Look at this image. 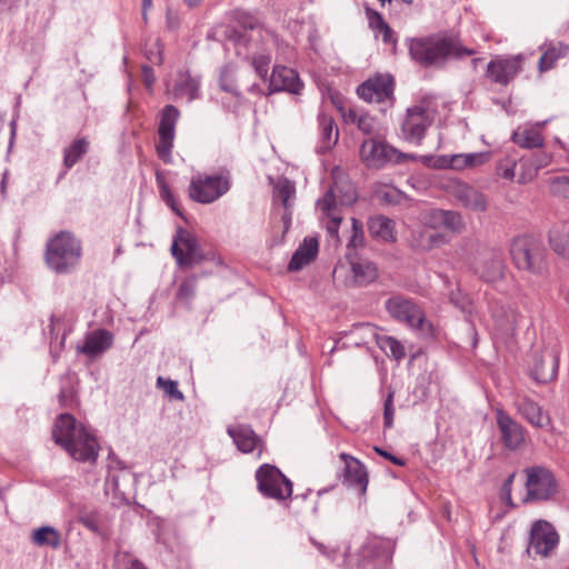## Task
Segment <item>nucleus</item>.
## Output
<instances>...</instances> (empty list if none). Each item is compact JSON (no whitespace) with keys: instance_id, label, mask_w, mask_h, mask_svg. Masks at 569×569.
<instances>
[{"instance_id":"a19ab883","label":"nucleus","mask_w":569,"mask_h":569,"mask_svg":"<svg viewBox=\"0 0 569 569\" xmlns=\"http://www.w3.org/2000/svg\"><path fill=\"white\" fill-rule=\"evenodd\" d=\"M377 345L387 356L393 357L396 360H400L406 356L405 347L393 337L379 335L377 337Z\"/></svg>"},{"instance_id":"cd10ccee","label":"nucleus","mask_w":569,"mask_h":569,"mask_svg":"<svg viewBox=\"0 0 569 569\" xmlns=\"http://www.w3.org/2000/svg\"><path fill=\"white\" fill-rule=\"evenodd\" d=\"M318 253V240L316 238H307L295 251L289 261L288 269L290 271H299L309 264Z\"/></svg>"},{"instance_id":"37998d69","label":"nucleus","mask_w":569,"mask_h":569,"mask_svg":"<svg viewBox=\"0 0 569 569\" xmlns=\"http://www.w3.org/2000/svg\"><path fill=\"white\" fill-rule=\"evenodd\" d=\"M156 182L159 188L161 199L167 203L168 207H170V209L176 214H178L179 217H183L178 201L176 200L173 193L171 192L169 186L167 184L160 171L156 172Z\"/></svg>"},{"instance_id":"39448f33","label":"nucleus","mask_w":569,"mask_h":569,"mask_svg":"<svg viewBox=\"0 0 569 569\" xmlns=\"http://www.w3.org/2000/svg\"><path fill=\"white\" fill-rule=\"evenodd\" d=\"M231 187L232 177L227 169L211 174L197 173L190 179L188 196L197 203L210 204L227 194Z\"/></svg>"},{"instance_id":"ea45409f","label":"nucleus","mask_w":569,"mask_h":569,"mask_svg":"<svg viewBox=\"0 0 569 569\" xmlns=\"http://www.w3.org/2000/svg\"><path fill=\"white\" fill-rule=\"evenodd\" d=\"M489 159L488 152L456 154L451 159V167L453 169L471 168L485 163Z\"/></svg>"},{"instance_id":"bf43d9fd","label":"nucleus","mask_w":569,"mask_h":569,"mask_svg":"<svg viewBox=\"0 0 569 569\" xmlns=\"http://www.w3.org/2000/svg\"><path fill=\"white\" fill-rule=\"evenodd\" d=\"M551 187L555 193L569 198V177L560 176L551 180Z\"/></svg>"},{"instance_id":"6ab92c4d","label":"nucleus","mask_w":569,"mask_h":569,"mask_svg":"<svg viewBox=\"0 0 569 569\" xmlns=\"http://www.w3.org/2000/svg\"><path fill=\"white\" fill-rule=\"evenodd\" d=\"M302 82L297 71L284 66H274L269 79V93L286 91L299 94Z\"/></svg>"},{"instance_id":"4c0bfd02","label":"nucleus","mask_w":569,"mask_h":569,"mask_svg":"<svg viewBox=\"0 0 569 569\" xmlns=\"http://www.w3.org/2000/svg\"><path fill=\"white\" fill-rule=\"evenodd\" d=\"M377 337H379V335L377 333L376 328L370 323H358L353 326L348 335L351 343L357 347L367 345L370 340H375L377 342Z\"/></svg>"},{"instance_id":"f03ea898","label":"nucleus","mask_w":569,"mask_h":569,"mask_svg":"<svg viewBox=\"0 0 569 569\" xmlns=\"http://www.w3.org/2000/svg\"><path fill=\"white\" fill-rule=\"evenodd\" d=\"M409 53L419 64L431 67L441 66L449 58L461 59L466 56H472L476 51L462 46L457 36L443 33L411 39Z\"/></svg>"},{"instance_id":"2eb2a0df","label":"nucleus","mask_w":569,"mask_h":569,"mask_svg":"<svg viewBox=\"0 0 569 569\" xmlns=\"http://www.w3.org/2000/svg\"><path fill=\"white\" fill-rule=\"evenodd\" d=\"M432 120V117L425 107L415 106L408 108L401 126L403 138L409 142L419 144L427 129L431 126Z\"/></svg>"},{"instance_id":"4be33fe9","label":"nucleus","mask_w":569,"mask_h":569,"mask_svg":"<svg viewBox=\"0 0 569 569\" xmlns=\"http://www.w3.org/2000/svg\"><path fill=\"white\" fill-rule=\"evenodd\" d=\"M451 193L455 199L468 210L483 212L488 209L487 197L467 183H455Z\"/></svg>"},{"instance_id":"0eeeda50","label":"nucleus","mask_w":569,"mask_h":569,"mask_svg":"<svg viewBox=\"0 0 569 569\" xmlns=\"http://www.w3.org/2000/svg\"><path fill=\"white\" fill-rule=\"evenodd\" d=\"M386 309L395 320L403 322L423 335L431 332V325L413 300L400 295L392 296L386 301Z\"/></svg>"},{"instance_id":"e2e57ef3","label":"nucleus","mask_w":569,"mask_h":569,"mask_svg":"<svg viewBox=\"0 0 569 569\" xmlns=\"http://www.w3.org/2000/svg\"><path fill=\"white\" fill-rule=\"evenodd\" d=\"M517 325V313L513 309H509L506 322H499L500 328L506 332H512Z\"/></svg>"},{"instance_id":"8fccbe9b","label":"nucleus","mask_w":569,"mask_h":569,"mask_svg":"<svg viewBox=\"0 0 569 569\" xmlns=\"http://www.w3.org/2000/svg\"><path fill=\"white\" fill-rule=\"evenodd\" d=\"M442 219L443 209H430L426 211L421 217L423 226L431 229L432 231L442 228Z\"/></svg>"},{"instance_id":"1a4fd4ad","label":"nucleus","mask_w":569,"mask_h":569,"mask_svg":"<svg viewBox=\"0 0 569 569\" xmlns=\"http://www.w3.org/2000/svg\"><path fill=\"white\" fill-rule=\"evenodd\" d=\"M171 253L180 267H192L203 260L197 237L183 228H179L174 234Z\"/></svg>"},{"instance_id":"13d9d810","label":"nucleus","mask_w":569,"mask_h":569,"mask_svg":"<svg viewBox=\"0 0 569 569\" xmlns=\"http://www.w3.org/2000/svg\"><path fill=\"white\" fill-rule=\"evenodd\" d=\"M529 160L532 162V164H535L536 169L539 171L540 169L546 168L551 163L552 154L547 151L539 150L535 152L531 157H529Z\"/></svg>"},{"instance_id":"3c124183","label":"nucleus","mask_w":569,"mask_h":569,"mask_svg":"<svg viewBox=\"0 0 569 569\" xmlns=\"http://www.w3.org/2000/svg\"><path fill=\"white\" fill-rule=\"evenodd\" d=\"M157 386L161 388L170 398L176 400H183V393L178 389V382L164 379L163 377H158Z\"/></svg>"},{"instance_id":"f8f14e48","label":"nucleus","mask_w":569,"mask_h":569,"mask_svg":"<svg viewBox=\"0 0 569 569\" xmlns=\"http://www.w3.org/2000/svg\"><path fill=\"white\" fill-rule=\"evenodd\" d=\"M360 157L368 168L380 169L389 162H399L403 154L383 141L367 139L361 144Z\"/></svg>"},{"instance_id":"6e6d98bb","label":"nucleus","mask_w":569,"mask_h":569,"mask_svg":"<svg viewBox=\"0 0 569 569\" xmlns=\"http://www.w3.org/2000/svg\"><path fill=\"white\" fill-rule=\"evenodd\" d=\"M327 222H326V230L328 236L335 240L336 243L340 242L339 238V227L342 222V218L339 214H332V216H326Z\"/></svg>"},{"instance_id":"a18cd8bd","label":"nucleus","mask_w":569,"mask_h":569,"mask_svg":"<svg viewBox=\"0 0 569 569\" xmlns=\"http://www.w3.org/2000/svg\"><path fill=\"white\" fill-rule=\"evenodd\" d=\"M365 244L363 224L357 218H351V237L347 243L348 251Z\"/></svg>"},{"instance_id":"5701e85b","label":"nucleus","mask_w":569,"mask_h":569,"mask_svg":"<svg viewBox=\"0 0 569 569\" xmlns=\"http://www.w3.org/2000/svg\"><path fill=\"white\" fill-rule=\"evenodd\" d=\"M340 458L345 461V483L348 487L357 489L360 495H365L368 487V472L366 467L356 458L348 453H341Z\"/></svg>"},{"instance_id":"2f4dec72","label":"nucleus","mask_w":569,"mask_h":569,"mask_svg":"<svg viewBox=\"0 0 569 569\" xmlns=\"http://www.w3.org/2000/svg\"><path fill=\"white\" fill-rule=\"evenodd\" d=\"M366 14L369 21V27L373 30L376 37H381L386 44H395L397 41L395 31L383 20L382 16L376 10L369 8L366 9Z\"/></svg>"},{"instance_id":"5fc2aeb1","label":"nucleus","mask_w":569,"mask_h":569,"mask_svg":"<svg viewBox=\"0 0 569 569\" xmlns=\"http://www.w3.org/2000/svg\"><path fill=\"white\" fill-rule=\"evenodd\" d=\"M219 84L223 91L232 93L234 96L239 94L233 74L229 69H223L221 71Z\"/></svg>"},{"instance_id":"f3484780","label":"nucleus","mask_w":569,"mask_h":569,"mask_svg":"<svg viewBox=\"0 0 569 569\" xmlns=\"http://www.w3.org/2000/svg\"><path fill=\"white\" fill-rule=\"evenodd\" d=\"M495 412L502 445L511 451L519 449L525 442L526 429L505 410L498 408Z\"/></svg>"},{"instance_id":"9d476101","label":"nucleus","mask_w":569,"mask_h":569,"mask_svg":"<svg viewBox=\"0 0 569 569\" xmlns=\"http://www.w3.org/2000/svg\"><path fill=\"white\" fill-rule=\"evenodd\" d=\"M180 117L179 110L172 106L167 104L160 114V122L158 127V142L157 153L158 157L166 163H170L172 160L171 152L173 148L176 124Z\"/></svg>"},{"instance_id":"c85d7f7f","label":"nucleus","mask_w":569,"mask_h":569,"mask_svg":"<svg viewBox=\"0 0 569 569\" xmlns=\"http://www.w3.org/2000/svg\"><path fill=\"white\" fill-rule=\"evenodd\" d=\"M367 226L371 237L383 242L396 241L395 221L392 219L382 214L375 216L369 218Z\"/></svg>"},{"instance_id":"393cba45","label":"nucleus","mask_w":569,"mask_h":569,"mask_svg":"<svg viewBox=\"0 0 569 569\" xmlns=\"http://www.w3.org/2000/svg\"><path fill=\"white\" fill-rule=\"evenodd\" d=\"M172 93L176 100L186 99L187 102H191L198 99L200 97V78L188 71L179 72Z\"/></svg>"},{"instance_id":"bb28decb","label":"nucleus","mask_w":569,"mask_h":569,"mask_svg":"<svg viewBox=\"0 0 569 569\" xmlns=\"http://www.w3.org/2000/svg\"><path fill=\"white\" fill-rule=\"evenodd\" d=\"M545 122L538 123L537 127L523 126L518 127L511 136V140L520 148L533 149L541 148L545 143V139L540 132V129Z\"/></svg>"},{"instance_id":"69168bd1","label":"nucleus","mask_w":569,"mask_h":569,"mask_svg":"<svg viewBox=\"0 0 569 569\" xmlns=\"http://www.w3.org/2000/svg\"><path fill=\"white\" fill-rule=\"evenodd\" d=\"M74 401V393L70 389H61L59 393V402L63 408L71 407Z\"/></svg>"},{"instance_id":"338daca9","label":"nucleus","mask_w":569,"mask_h":569,"mask_svg":"<svg viewBox=\"0 0 569 569\" xmlns=\"http://www.w3.org/2000/svg\"><path fill=\"white\" fill-rule=\"evenodd\" d=\"M356 199L357 194L355 189L351 186H348L346 192L340 197L339 203L342 206H350L356 201Z\"/></svg>"},{"instance_id":"58836bf2","label":"nucleus","mask_w":569,"mask_h":569,"mask_svg":"<svg viewBox=\"0 0 569 569\" xmlns=\"http://www.w3.org/2000/svg\"><path fill=\"white\" fill-rule=\"evenodd\" d=\"M296 187L289 179H280L274 187V200L280 201L283 209L292 208V200L295 199Z\"/></svg>"},{"instance_id":"412c9836","label":"nucleus","mask_w":569,"mask_h":569,"mask_svg":"<svg viewBox=\"0 0 569 569\" xmlns=\"http://www.w3.org/2000/svg\"><path fill=\"white\" fill-rule=\"evenodd\" d=\"M112 345L113 335L107 329H97L86 335L83 342L77 346V352L94 359L108 351Z\"/></svg>"},{"instance_id":"423d86ee","label":"nucleus","mask_w":569,"mask_h":569,"mask_svg":"<svg viewBox=\"0 0 569 569\" xmlns=\"http://www.w3.org/2000/svg\"><path fill=\"white\" fill-rule=\"evenodd\" d=\"M560 351V343L556 338L549 339L541 348L533 350L529 375L536 382L548 383L556 379Z\"/></svg>"},{"instance_id":"603ef678","label":"nucleus","mask_w":569,"mask_h":569,"mask_svg":"<svg viewBox=\"0 0 569 569\" xmlns=\"http://www.w3.org/2000/svg\"><path fill=\"white\" fill-rule=\"evenodd\" d=\"M395 391L389 390L387 398L383 402V425L386 429H390L393 426L395 407H393Z\"/></svg>"},{"instance_id":"72a5a7b5","label":"nucleus","mask_w":569,"mask_h":569,"mask_svg":"<svg viewBox=\"0 0 569 569\" xmlns=\"http://www.w3.org/2000/svg\"><path fill=\"white\" fill-rule=\"evenodd\" d=\"M569 51V47L562 42H558L557 44H549L542 52L538 68L540 72H545L550 70L557 60L561 57H565Z\"/></svg>"},{"instance_id":"774afa93","label":"nucleus","mask_w":569,"mask_h":569,"mask_svg":"<svg viewBox=\"0 0 569 569\" xmlns=\"http://www.w3.org/2000/svg\"><path fill=\"white\" fill-rule=\"evenodd\" d=\"M142 79L147 88H151L156 82L153 69L149 66H142Z\"/></svg>"},{"instance_id":"864d4df0","label":"nucleus","mask_w":569,"mask_h":569,"mask_svg":"<svg viewBox=\"0 0 569 569\" xmlns=\"http://www.w3.org/2000/svg\"><path fill=\"white\" fill-rule=\"evenodd\" d=\"M270 62L271 56L269 53H261L252 58V67L260 78L264 79L267 77Z\"/></svg>"},{"instance_id":"c9c22d12","label":"nucleus","mask_w":569,"mask_h":569,"mask_svg":"<svg viewBox=\"0 0 569 569\" xmlns=\"http://www.w3.org/2000/svg\"><path fill=\"white\" fill-rule=\"evenodd\" d=\"M549 242L558 256L569 260V226L552 229L549 233Z\"/></svg>"},{"instance_id":"a211bd4d","label":"nucleus","mask_w":569,"mask_h":569,"mask_svg":"<svg viewBox=\"0 0 569 569\" xmlns=\"http://www.w3.org/2000/svg\"><path fill=\"white\" fill-rule=\"evenodd\" d=\"M513 406L517 412L531 426L543 428L550 425V417L542 408L525 393H516Z\"/></svg>"},{"instance_id":"09e8293b","label":"nucleus","mask_w":569,"mask_h":569,"mask_svg":"<svg viewBox=\"0 0 569 569\" xmlns=\"http://www.w3.org/2000/svg\"><path fill=\"white\" fill-rule=\"evenodd\" d=\"M519 166L520 172L517 180L518 183H528L537 177L538 170L536 169L535 164H532V162L529 160V158H520Z\"/></svg>"},{"instance_id":"0e129e2a","label":"nucleus","mask_w":569,"mask_h":569,"mask_svg":"<svg viewBox=\"0 0 569 569\" xmlns=\"http://www.w3.org/2000/svg\"><path fill=\"white\" fill-rule=\"evenodd\" d=\"M355 121H357V126L362 132L370 133L372 131V122L370 117L366 114H361L359 117L355 116Z\"/></svg>"},{"instance_id":"20e7f679","label":"nucleus","mask_w":569,"mask_h":569,"mask_svg":"<svg viewBox=\"0 0 569 569\" xmlns=\"http://www.w3.org/2000/svg\"><path fill=\"white\" fill-rule=\"evenodd\" d=\"M509 252L518 270L536 276L546 272L547 249L540 240L530 236L516 237L510 243Z\"/></svg>"},{"instance_id":"c03bdc74","label":"nucleus","mask_w":569,"mask_h":569,"mask_svg":"<svg viewBox=\"0 0 569 569\" xmlns=\"http://www.w3.org/2000/svg\"><path fill=\"white\" fill-rule=\"evenodd\" d=\"M442 228L460 233L466 228L461 213L453 210H443Z\"/></svg>"},{"instance_id":"e433bc0d","label":"nucleus","mask_w":569,"mask_h":569,"mask_svg":"<svg viewBox=\"0 0 569 569\" xmlns=\"http://www.w3.org/2000/svg\"><path fill=\"white\" fill-rule=\"evenodd\" d=\"M87 138L76 139L63 152V164L67 169L72 168L89 150Z\"/></svg>"},{"instance_id":"4468645a","label":"nucleus","mask_w":569,"mask_h":569,"mask_svg":"<svg viewBox=\"0 0 569 569\" xmlns=\"http://www.w3.org/2000/svg\"><path fill=\"white\" fill-rule=\"evenodd\" d=\"M559 536L553 526L546 520H537L530 530L528 552L547 557L557 547Z\"/></svg>"},{"instance_id":"7c9ffc66","label":"nucleus","mask_w":569,"mask_h":569,"mask_svg":"<svg viewBox=\"0 0 569 569\" xmlns=\"http://www.w3.org/2000/svg\"><path fill=\"white\" fill-rule=\"evenodd\" d=\"M503 269L505 263L501 254L491 252L486 258H483L477 271L485 281L493 282L502 278Z\"/></svg>"},{"instance_id":"79ce46f5","label":"nucleus","mask_w":569,"mask_h":569,"mask_svg":"<svg viewBox=\"0 0 569 569\" xmlns=\"http://www.w3.org/2000/svg\"><path fill=\"white\" fill-rule=\"evenodd\" d=\"M156 182L159 188L161 199L167 203L168 207H170V209L176 214H178L179 217H183L178 201L176 200L173 193L171 192L169 186L167 184L160 171L156 172Z\"/></svg>"},{"instance_id":"b1692460","label":"nucleus","mask_w":569,"mask_h":569,"mask_svg":"<svg viewBox=\"0 0 569 569\" xmlns=\"http://www.w3.org/2000/svg\"><path fill=\"white\" fill-rule=\"evenodd\" d=\"M228 433L232 438L237 448L243 452L249 453L258 449V457L262 452V440L256 435L250 426L237 425L228 427Z\"/></svg>"},{"instance_id":"680f3d73","label":"nucleus","mask_w":569,"mask_h":569,"mask_svg":"<svg viewBox=\"0 0 569 569\" xmlns=\"http://www.w3.org/2000/svg\"><path fill=\"white\" fill-rule=\"evenodd\" d=\"M516 473H511L508 476V478L503 481L501 486V499L506 502L512 505L511 502V490H512V483L515 480Z\"/></svg>"},{"instance_id":"f704fd0d","label":"nucleus","mask_w":569,"mask_h":569,"mask_svg":"<svg viewBox=\"0 0 569 569\" xmlns=\"http://www.w3.org/2000/svg\"><path fill=\"white\" fill-rule=\"evenodd\" d=\"M32 542L39 547L48 546L58 549L61 546V536L56 528L43 526L33 531Z\"/></svg>"},{"instance_id":"dca6fc26","label":"nucleus","mask_w":569,"mask_h":569,"mask_svg":"<svg viewBox=\"0 0 569 569\" xmlns=\"http://www.w3.org/2000/svg\"><path fill=\"white\" fill-rule=\"evenodd\" d=\"M359 557L362 569H387L392 553L388 541L369 539L362 545Z\"/></svg>"},{"instance_id":"f257e3e1","label":"nucleus","mask_w":569,"mask_h":569,"mask_svg":"<svg viewBox=\"0 0 569 569\" xmlns=\"http://www.w3.org/2000/svg\"><path fill=\"white\" fill-rule=\"evenodd\" d=\"M52 438L77 461L94 462L98 458L99 445L96 437L69 413L57 417Z\"/></svg>"},{"instance_id":"9b49d317","label":"nucleus","mask_w":569,"mask_h":569,"mask_svg":"<svg viewBox=\"0 0 569 569\" xmlns=\"http://www.w3.org/2000/svg\"><path fill=\"white\" fill-rule=\"evenodd\" d=\"M527 472V497L525 502L530 500H547L557 489L553 475L543 467H533L526 470Z\"/></svg>"},{"instance_id":"ddd939ff","label":"nucleus","mask_w":569,"mask_h":569,"mask_svg":"<svg viewBox=\"0 0 569 569\" xmlns=\"http://www.w3.org/2000/svg\"><path fill=\"white\" fill-rule=\"evenodd\" d=\"M395 81L390 74H377L363 83L358 89V96L368 102L383 103L393 100Z\"/></svg>"},{"instance_id":"6e6552de","label":"nucleus","mask_w":569,"mask_h":569,"mask_svg":"<svg viewBox=\"0 0 569 569\" xmlns=\"http://www.w3.org/2000/svg\"><path fill=\"white\" fill-rule=\"evenodd\" d=\"M258 491L266 498L286 500L292 495V482L276 467L269 463L256 471Z\"/></svg>"},{"instance_id":"7ed1b4c3","label":"nucleus","mask_w":569,"mask_h":569,"mask_svg":"<svg viewBox=\"0 0 569 569\" xmlns=\"http://www.w3.org/2000/svg\"><path fill=\"white\" fill-rule=\"evenodd\" d=\"M82 257L81 241L69 231H60L51 237L44 249V263L57 274L73 273Z\"/></svg>"},{"instance_id":"a878e982","label":"nucleus","mask_w":569,"mask_h":569,"mask_svg":"<svg viewBox=\"0 0 569 569\" xmlns=\"http://www.w3.org/2000/svg\"><path fill=\"white\" fill-rule=\"evenodd\" d=\"M347 257L350 262L353 282L357 286H368L378 278V268L372 261L352 257L351 253H348Z\"/></svg>"},{"instance_id":"de8ad7c7","label":"nucleus","mask_w":569,"mask_h":569,"mask_svg":"<svg viewBox=\"0 0 569 569\" xmlns=\"http://www.w3.org/2000/svg\"><path fill=\"white\" fill-rule=\"evenodd\" d=\"M338 186L331 187L325 194V197L318 201V206L325 216L336 214L335 210L337 208V194L336 189Z\"/></svg>"},{"instance_id":"4d7b16f0","label":"nucleus","mask_w":569,"mask_h":569,"mask_svg":"<svg viewBox=\"0 0 569 569\" xmlns=\"http://www.w3.org/2000/svg\"><path fill=\"white\" fill-rule=\"evenodd\" d=\"M196 291V279H187L179 286L177 298L180 300H190L194 296Z\"/></svg>"},{"instance_id":"c756f323","label":"nucleus","mask_w":569,"mask_h":569,"mask_svg":"<svg viewBox=\"0 0 569 569\" xmlns=\"http://www.w3.org/2000/svg\"><path fill=\"white\" fill-rule=\"evenodd\" d=\"M448 242L445 234L432 231L429 228L420 229L412 232L411 243L421 251H429L433 248L441 247Z\"/></svg>"},{"instance_id":"49530a36","label":"nucleus","mask_w":569,"mask_h":569,"mask_svg":"<svg viewBox=\"0 0 569 569\" xmlns=\"http://www.w3.org/2000/svg\"><path fill=\"white\" fill-rule=\"evenodd\" d=\"M518 161L513 157H506L497 164V174L506 180L512 181L516 176Z\"/></svg>"},{"instance_id":"052dcab7","label":"nucleus","mask_w":569,"mask_h":569,"mask_svg":"<svg viewBox=\"0 0 569 569\" xmlns=\"http://www.w3.org/2000/svg\"><path fill=\"white\" fill-rule=\"evenodd\" d=\"M79 522L92 532H98L100 528L98 516L93 512L82 513Z\"/></svg>"},{"instance_id":"aec40b11","label":"nucleus","mask_w":569,"mask_h":569,"mask_svg":"<svg viewBox=\"0 0 569 569\" xmlns=\"http://www.w3.org/2000/svg\"><path fill=\"white\" fill-rule=\"evenodd\" d=\"M522 61V54L492 60L487 67V76L496 83L507 84L521 70Z\"/></svg>"},{"instance_id":"473e14b6","label":"nucleus","mask_w":569,"mask_h":569,"mask_svg":"<svg viewBox=\"0 0 569 569\" xmlns=\"http://www.w3.org/2000/svg\"><path fill=\"white\" fill-rule=\"evenodd\" d=\"M318 120L321 149L323 151L330 150L338 141V129L336 128L335 120L326 113H320Z\"/></svg>"}]
</instances>
